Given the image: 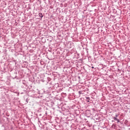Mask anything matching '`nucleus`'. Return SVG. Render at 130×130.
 <instances>
[{
  "instance_id": "4",
  "label": "nucleus",
  "mask_w": 130,
  "mask_h": 130,
  "mask_svg": "<svg viewBox=\"0 0 130 130\" xmlns=\"http://www.w3.org/2000/svg\"><path fill=\"white\" fill-rule=\"evenodd\" d=\"M115 116L116 117H117L118 116V114H116Z\"/></svg>"
},
{
  "instance_id": "2",
  "label": "nucleus",
  "mask_w": 130,
  "mask_h": 130,
  "mask_svg": "<svg viewBox=\"0 0 130 130\" xmlns=\"http://www.w3.org/2000/svg\"><path fill=\"white\" fill-rule=\"evenodd\" d=\"M86 99H87V102H89L90 101V98L89 97H86Z\"/></svg>"
},
{
  "instance_id": "1",
  "label": "nucleus",
  "mask_w": 130,
  "mask_h": 130,
  "mask_svg": "<svg viewBox=\"0 0 130 130\" xmlns=\"http://www.w3.org/2000/svg\"><path fill=\"white\" fill-rule=\"evenodd\" d=\"M113 119H114V120H117V122H119V120L117 118H116V117H114V118H113Z\"/></svg>"
},
{
  "instance_id": "3",
  "label": "nucleus",
  "mask_w": 130,
  "mask_h": 130,
  "mask_svg": "<svg viewBox=\"0 0 130 130\" xmlns=\"http://www.w3.org/2000/svg\"><path fill=\"white\" fill-rule=\"evenodd\" d=\"M39 16L40 17H41V18H42V17H43V15H42V13H39Z\"/></svg>"
}]
</instances>
